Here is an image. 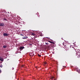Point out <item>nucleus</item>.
Instances as JSON below:
<instances>
[{
    "instance_id": "1",
    "label": "nucleus",
    "mask_w": 80,
    "mask_h": 80,
    "mask_svg": "<svg viewBox=\"0 0 80 80\" xmlns=\"http://www.w3.org/2000/svg\"><path fill=\"white\" fill-rule=\"evenodd\" d=\"M71 50V51H72V52H76V49H75L74 47H72L70 48Z\"/></svg>"
},
{
    "instance_id": "2",
    "label": "nucleus",
    "mask_w": 80,
    "mask_h": 80,
    "mask_svg": "<svg viewBox=\"0 0 80 80\" xmlns=\"http://www.w3.org/2000/svg\"><path fill=\"white\" fill-rule=\"evenodd\" d=\"M23 48H24V47L23 46H21L19 48V49L20 50H22Z\"/></svg>"
},
{
    "instance_id": "3",
    "label": "nucleus",
    "mask_w": 80,
    "mask_h": 80,
    "mask_svg": "<svg viewBox=\"0 0 80 80\" xmlns=\"http://www.w3.org/2000/svg\"><path fill=\"white\" fill-rule=\"evenodd\" d=\"M28 38V37L27 36H24L22 37V39H26Z\"/></svg>"
},
{
    "instance_id": "4",
    "label": "nucleus",
    "mask_w": 80,
    "mask_h": 80,
    "mask_svg": "<svg viewBox=\"0 0 80 80\" xmlns=\"http://www.w3.org/2000/svg\"><path fill=\"white\" fill-rule=\"evenodd\" d=\"M3 35L4 37H7V36H8V34L7 33H4Z\"/></svg>"
},
{
    "instance_id": "5",
    "label": "nucleus",
    "mask_w": 80,
    "mask_h": 80,
    "mask_svg": "<svg viewBox=\"0 0 80 80\" xmlns=\"http://www.w3.org/2000/svg\"><path fill=\"white\" fill-rule=\"evenodd\" d=\"M0 26H1V27H3V26H4V24L3 23H0Z\"/></svg>"
},
{
    "instance_id": "6",
    "label": "nucleus",
    "mask_w": 80,
    "mask_h": 80,
    "mask_svg": "<svg viewBox=\"0 0 80 80\" xmlns=\"http://www.w3.org/2000/svg\"><path fill=\"white\" fill-rule=\"evenodd\" d=\"M31 35H32V36H34V37H35V36H36V34H35V33H32L31 34Z\"/></svg>"
},
{
    "instance_id": "7",
    "label": "nucleus",
    "mask_w": 80,
    "mask_h": 80,
    "mask_svg": "<svg viewBox=\"0 0 80 80\" xmlns=\"http://www.w3.org/2000/svg\"><path fill=\"white\" fill-rule=\"evenodd\" d=\"M0 61H3V58L0 57Z\"/></svg>"
},
{
    "instance_id": "8",
    "label": "nucleus",
    "mask_w": 80,
    "mask_h": 80,
    "mask_svg": "<svg viewBox=\"0 0 80 80\" xmlns=\"http://www.w3.org/2000/svg\"><path fill=\"white\" fill-rule=\"evenodd\" d=\"M48 42L50 43H53V44H54V42H51L50 41H48Z\"/></svg>"
},
{
    "instance_id": "9",
    "label": "nucleus",
    "mask_w": 80,
    "mask_h": 80,
    "mask_svg": "<svg viewBox=\"0 0 80 80\" xmlns=\"http://www.w3.org/2000/svg\"><path fill=\"white\" fill-rule=\"evenodd\" d=\"M3 48H7V46H3Z\"/></svg>"
},
{
    "instance_id": "10",
    "label": "nucleus",
    "mask_w": 80,
    "mask_h": 80,
    "mask_svg": "<svg viewBox=\"0 0 80 80\" xmlns=\"http://www.w3.org/2000/svg\"><path fill=\"white\" fill-rule=\"evenodd\" d=\"M63 45L64 46V47H65V48H67V46L66 45L64 44L63 43Z\"/></svg>"
},
{
    "instance_id": "11",
    "label": "nucleus",
    "mask_w": 80,
    "mask_h": 80,
    "mask_svg": "<svg viewBox=\"0 0 80 80\" xmlns=\"http://www.w3.org/2000/svg\"><path fill=\"white\" fill-rule=\"evenodd\" d=\"M54 77H51V79H52V80H53V78H54Z\"/></svg>"
},
{
    "instance_id": "12",
    "label": "nucleus",
    "mask_w": 80,
    "mask_h": 80,
    "mask_svg": "<svg viewBox=\"0 0 80 80\" xmlns=\"http://www.w3.org/2000/svg\"><path fill=\"white\" fill-rule=\"evenodd\" d=\"M38 56L39 57H41V55H40L39 54H38Z\"/></svg>"
},
{
    "instance_id": "13",
    "label": "nucleus",
    "mask_w": 80,
    "mask_h": 80,
    "mask_svg": "<svg viewBox=\"0 0 80 80\" xmlns=\"http://www.w3.org/2000/svg\"><path fill=\"white\" fill-rule=\"evenodd\" d=\"M20 35H21V36H24V35L22 34H20Z\"/></svg>"
},
{
    "instance_id": "14",
    "label": "nucleus",
    "mask_w": 80,
    "mask_h": 80,
    "mask_svg": "<svg viewBox=\"0 0 80 80\" xmlns=\"http://www.w3.org/2000/svg\"><path fill=\"white\" fill-rule=\"evenodd\" d=\"M0 67H1V68H2V67H3V66L1 65H0Z\"/></svg>"
},
{
    "instance_id": "15",
    "label": "nucleus",
    "mask_w": 80,
    "mask_h": 80,
    "mask_svg": "<svg viewBox=\"0 0 80 80\" xmlns=\"http://www.w3.org/2000/svg\"><path fill=\"white\" fill-rule=\"evenodd\" d=\"M4 20H6V21L7 20V19L6 18H4Z\"/></svg>"
},
{
    "instance_id": "16",
    "label": "nucleus",
    "mask_w": 80,
    "mask_h": 80,
    "mask_svg": "<svg viewBox=\"0 0 80 80\" xmlns=\"http://www.w3.org/2000/svg\"><path fill=\"white\" fill-rule=\"evenodd\" d=\"M46 45H48V43L45 42Z\"/></svg>"
},
{
    "instance_id": "17",
    "label": "nucleus",
    "mask_w": 80,
    "mask_h": 80,
    "mask_svg": "<svg viewBox=\"0 0 80 80\" xmlns=\"http://www.w3.org/2000/svg\"><path fill=\"white\" fill-rule=\"evenodd\" d=\"M44 64H47V62H44Z\"/></svg>"
},
{
    "instance_id": "18",
    "label": "nucleus",
    "mask_w": 80,
    "mask_h": 80,
    "mask_svg": "<svg viewBox=\"0 0 80 80\" xmlns=\"http://www.w3.org/2000/svg\"><path fill=\"white\" fill-rule=\"evenodd\" d=\"M1 72H2L1 71V70H0V73H1Z\"/></svg>"
},
{
    "instance_id": "19",
    "label": "nucleus",
    "mask_w": 80,
    "mask_h": 80,
    "mask_svg": "<svg viewBox=\"0 0 80 80\" xmlns=\"http://www.w3.org/2000/svg\"><path fill=\"white\" fill-rule=\"evenodd\" d=\"M48 48H49V47H50V46H48Z\"/></svg>"
},
{
    "instance_id": "20",
    "label": "nucleus",
    "mask_w": 80,
    "mask_h": 80,
    "mask_svg": "<svg viewBox=\"0 0 80 80\" xmlns=\"http://www.w3.org/2000/svg\"><path fill=\"white\" fill-rule=\"evenodd\" d=\"M63 67H65V66H63Z\"/></svg>"
},
{
    "instance_id": "21",
    "label": "nucleus",
    "mask_w": 80,
    "mask_h": 80,
    "mask_svg": "<svg viewBox=\"0 0 80 80\" xmlns=\"http://www.w3.org/2000/svg\"><path fill=\"white\" fill-rule=\"evenodd\" d=\"M13 69H14V68H13V69H12V70H13Z\"/></svg>"
},
{
    "instance_id": "22",
    "label": "nucleus",
    "mask_w": 80,
    "mask_h": 80,
    "mask_svg": "<svg viewBox=\"0 0 80 80\" xmlns=\"http://www.w3.org/2000/svg\"><path fill=\"white\" fill-rule=\"evenodd\" d=\"M47 38H48V37H47Z\"/></svg>"
},
{
    "instance_id": "23",
    "label": "nucleus",
    "mask_w": 80,
    "mask_h": 80,
    "mask_svg": "<svg viewBox=\"0 0 80 80\" xmlns=\"http://www.w3.org/2000/svg\"><path fill=\"white\" fill-rule=\"evenodd\" d=\"M36 68H37V67H36Z\"/></svg>"
}]
</instances>
